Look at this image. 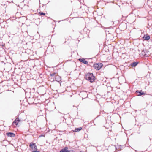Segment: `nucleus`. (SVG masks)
<instances>
[{
    "label": "nucleus",
    "mask_w": 152,
    "mask_h": 152,
    "mask_svg": "<svg viewBox=\"0 0 152 152\" xmlns=\"http://www.w3.org/2000/svg\"><path fill=\"white\" fill-rule=\"evenodd\" d=\"M85 78L91 83L94 81L95 77L93 76L92 73H88L86 76Z\"/></svg>",
    "instance_id": "nucleus-1"
},
{
    "label": "nucleus",
    "mask_w": 152,
    "mask_h": 152,
    "mask_svg": "<svg viewBox=\"0 0 152 152\" xmlns=\"http://www.w3.org/2000/svg\"><path fill=\"white\" fill-rule=\"evenodd\" d=\"M103 64L101 63H96L94 64L93 67L97 70H99L102 67Z\"/></svg>",
    "instance_id": "nucleus-2"
},
{
    "label": "nucleus",
    "mask_w": 152,
    "mask_h": 152,
    "mask_svg": "<svg viewBox=\"0 0 152 152\" xmlns=\"http://www.w3.org/2000/svg\"><path fill=\"white\" fill-rule=\"evenodd\" d=\"M60 152H74L72 150V151H69L68 150V148L67 147H65L64 148L61 150Z\"/></svg>",
    "instance_id": "nucleus-3"
},
{
    "label": "nucleus",
    "mask_w": 152,
    "mask_h": 152,
    "mask_svg": "<svg viewBox=\"0 0 152 152\" xmlns=\"http://www.w3.org/2000/svg\"><path fill=\"white\" fill-rule=\"evenodd\" d=\"M29 146L33 149H37V146L35 145V143L33 142H31L30 143Z\"/></svg>",
    "instance_id": "nucleus-4"
},
{
    "label": "nucleus",
    "mask_w": 152,
    "mask_h": 152,
    "mask_svg": "<svg viewBox=\"0 0 152 152\" xmlns=\"http://www.w3.org/2000/svg\"><path fill=\"white\" fill-rule=\"evenodd\" d=\"M79 60L81 62H82L84 64L88 65V62L87 61H86L85 59L84 58H79Z\"/></svg>",
    "instance_id": "nucleus-5"
},
{
    "label": "nucleus",
    "mask_w": 152,
    "mask_h": 152,
    "mask_svg": "<svg viewBox=\"0 0 152 152\" xmlns=\"http://www.w3.org/2000/svg\"><path fill=\"white\" fill-rule=\"evenodd\" d=\"M6 135L8 137H14L15 136V134L13 133L12 132H7L6 133Z\"/></svg>",
    "instance_id": "nucleus-6"
},
{
    "label": "nucleus",
    "mask_w": 152,
    "mask_h": 152,
    "mask_svg": "<svg viewBox=\"0 0 152 152\" xmlns=\"http://www.w3.org/2000/svg\"><path fill=\"white\" fill-rule=\"evenodd\" d=\"M20 121V120L18 118H17L13 121V124H15L16 125H17L18 123Z\"/></svg>",
    "instance_id": "nucleus-7"
},
{
    "label": "nucleus",
    "mask_w": 152,
    "mask_h": 152,
    "mask_svg": "<svg viewBox=\"0 0 152 152\" xmlns=\"http://www.w3.org/2000/svg\"><path fill=\"white\" fill-rule=\"evenodd\" d=\"M146 50H142L141 54L143 56H146V54L145 53Z\"/></svg>",
    "instance_id": "nucleus-8"
},
{
    "label": "nucleus",
    "mask_w": 152,
    "mask_h": 152,
    "mask_svg": "<svg viewBox=\"0 0 152 152\" xmlns=\"http://www.w3.org/2000/svg\"><path fill=\"white\" fill-rule=\"evenodd\" d=\"M143 38L145 40H148L150 38V36L149 35H147L146 36H144L143 37Z\"/></svg>",
    "instance_id": "nucleus-9"
},
{
    "label": "nucleus",
    "mask_w": 152,
    "mask_h": 152,
    "mask_svg": "<svg viewBox=\"0 0 152 152\" xmlns=\"http://www.w3.org/2000/svg\"><path fill=\"white\" fill-rule=\"evenodd\" d=\"M137 64H138L137 62H134L132 63H131L130 65L133 67H135L137 65Z\"/></svg>",
    "instance_id": "nucleus-10"
},
{
    "label": "nucleus",
    "mask_w": 152,
    "mask_h": 152,
    "mask_svg": "<svg viewBox=\"0 0 152 152\" xmlns=\"http://www.w3.org/2000/svg\"><path fill=\"white\" fill-rule=\"evenodd\" d=\"M82 129L81 127H79V128H76L74 131L77 132L80 131Z\"/></svg>",
    "instance_id": "nucleus-11"
},
{
    "label": "nucleus",
    "mask_w": 152,
    "mask_h": 152,
    "mask_svg": "<svg viewBox=\"0 0 152 152\" xmlns=\"http://www.w3.org/2000/svg\"><path fill=\"white\" fill-rule=\"evenodd\" d=\"M136 92L138 93H140V94L138 96H141V95L143 94H144V93H143L142 92V91H137Z\"/></svg>",
    "instance_id": "nucleus-12"
},
{
    "label": "nucleus",
    "mask_w": 152,
    "mask_h": 152,
    "mask_svg": "<svg viewBox=\"0 0 152 152\" xmlns=\"http://www.w3.org/2000/svg\"><path fill=\"white\" fill-rule=\"evenodd\" d=\"M56 73L55 72H53L52 73L50 74V75L52 77H53L55 75Z\"/></svg>",
    "instance_id": "nucleus-13"
},
{
    "label": "nucleus",
    "mask_w": 152,
    "mask_h": 152,
    "mask_svg": "<svg viewBox=\"0 0 152 152\" xmlns=\"http://www.w3.org/2000/svg\"><path fill=\"white\" fill-rule=\"evenodd\" d=\"M39 13L41 15H45V13L43 12H39Z\"/></svg>",
    "instance_id": "nucleus-14"
},
{
    "label": "nucleus",
    "mask_w": 152,
    "mask_h": 152,
    "mask_svg": "<svg viewBox=\"0 0 152 152\" xmlns=\"http://www.w3.org/2000/svg\"><path fill=\"white\" fill-rule=\"evenodd\" d=\"M32 152H40L39 151H38L36 150H34L33 151H32Z\"/></svg>",
    "instance_id": "nucleus-15"
},
{
    "label": "nucleus",
    "mask_w": 152,
    "mask_h": 152,
    "mask_svg": "<svg viewBox=\"0 0 152 152\" xmlns=\"http://www.w3.org/2000/svg\"><path fill=\"white\" fill-rule=\"evenodd\" d=\"M43 136V135H40L39 136V137H41V136Z\"/></svg>",
    "instance_id": "nucleus-16"
},
{
    "label": "nucleus",
    "mask_w": 152,
    "mask_h": 152,
    "mask_svg": "<svg viewBox=\"0 0 152 152\" xmlns=\"http://www.w3.org/2000/svg\"><path fill=\"white\" fill-rule=\"evenodd\" d=\"M113 147H114L116 149V148H115V146H113Z\"/></svg>",
    "instance_id": "nucleus-17"
},
{
    "label": "nucleus",
    "mask_w": 152,
    "mask_h": 152,
    "mask_svg": "<svg viewBox=\"0 0 152 152\" xmlns=\"http://www.w3.org/2000/svg\"><path fill=\"white\" fill-rule=\"evenodd\" d=\"M45 109H47V108H46V106H45Z\"/></svg>",
    "instance_id": "nucleus-18"
}]
</instances>
